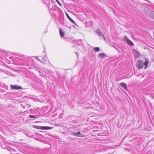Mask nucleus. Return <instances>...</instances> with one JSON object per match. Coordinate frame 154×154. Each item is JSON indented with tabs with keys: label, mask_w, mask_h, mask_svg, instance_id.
I'll return each mask as SVG.
<instances>
[{
	"label": "nucleus",
	"mask_w": 154,
	"mask_h": 154,
	"mask_svg": "<svg viewBox=\"0 0 154 154\" xmlns=\"http://www.w3.org/2000/svg\"><path fill=\"white\" fill-rule=\"evenodd\" d=\"M11 88L12 89L19 90L22 88L21 87L16 85H11Z\"/></svg>",
	"instance_id": "nucleus-1"
},
{
	"label": "nucleus",
	"mask_w": 154,
	"mask_h": 154,
	"mask_svg": "<svg viewBox=\"0 0 154 154\" xmlns=\"http://www.w3.org/2000/svg\"><path fill=\"white\" fill-rule=\"evenodd\" d=\"M37 127H40L39 128H38V129L42 130H49L52 129L53 128L50 127L48 126H37Z\"/></svg>",
	"instance_id": "nucleus-2"
},
{
	"label": "nucleus",
	"mask_w": 154,
	"mask_h": 154,
	"mask_svg": "<svg viewBox=\"0 0 154 154\" xmlns=\"http://www.w3.org/2000/svg\"><path fill=\"white\" fill-rule=\"evenodd\" d=\"M138 68L139 69H142L143 67V64L141 60H139L138 61Z\"/></svg>",
	"instance_id": "nucleus-3"
},
{
	"label": "nucleus",
	"mask_w": 154,
	"mask_h": 154,
	"mask_svg": "<svg viewBox=\"0 0 154 154\" xmlns=\"http://www.w3.org/2000/svg\"><path fill=\"white\" fill-rule=\"evenodd\" d=\"M119 85L120 86L122 87L125 90H127V87L125 83L123 82H121L120 83Z\"/></svg>",
	"instance_id": "nucleus-4"
},
{
	"label": "nucleus",
	"mask_w": 154,
	"mask_h": 154,
	"mask_svg": "<svg viewBox=\"0 0 154 154\" xmlns=\"http://www.w3.org/2000/svg\"><path fill=\"white\" fill-rule=\"evenodd\" d=\"M66 15L69 19L73 23H75V21L69 16V15L66 13Z\"/></svg>",
	"instance_id": "nucleus-5"
},
{
	"label": "nucleus",
	"mask_w": 154,
	"mask_h": 154,
	"mask_svg": "<svg viewBox=\"0 0 154 154\" xmlns=\"http://www.w3.org/2000/svg\"><path fill=\"white\" fill-rule=\"evenodd\" d=\"M149 61L147 59H146L145 62H144L143 64L145 66V68H146L147 67L148 64L149 63Z\"/></svg>",
	"instance_id": "nucleus-6"
},
{
	"label": "nucleus",
	"mask_w": 154,
	"mask_h": 154,
	"mask_svg": "<svg viewBox=\"0 0 154 154\" xmlns=\"http://www.w3.org/2000/svg\"><path fill=\"white\" fill-rule=\"evenodd\" d=\"M59 32L60 36L62 38L64 37V33L63 32L62 30L60 29L59 30Z\"/></svg>",
	"instance_id": "nucleus-7"
},
{
	"label": "nucleus",
	"mask_w": 154,
	"mask_h": 154,
	"mask_svg": "<svg viewBox=\"0 0 154 154\" xmlns=\"http://www.w3.org/2000/svg\"><path fill=\"white\" fill-rule=\"evenodd\" d=\"M98 56L99 57L101 58H103L106 57V54L103 53L100 54H99Z\"/></svg>",
	"instance_id": "nucleus-8"
},
{
	"label": "nucleus",
	"mask_w": 154,
	"mask_h": 154,
	"mask_svg": "<svg viewBox=\"0 0 154 154\" xmlns=\"http://www.w3.org/2000/svg\"><path fill=\"white\" fill-rule=\"evenodd\" d=\"M127 42L128 44L131 46H133L134 45V43L131 40H127Z\"/></svg>",
	"instance_id": "nucleus-9"
},
{
	"label": "nucleus",
	"mask_w": 154,
	"mask_h": 154,
	"mask_svg": "<svg viewBox=\"0 0 154 154\" xmlns=\"http://www.w3.org/2000/svg\"><path fill=\"white\" fill-rule=\"evenodd\" d=\"M94 50L95 51L98 52L99 51L100 49L98 47H95L94 48Z\"/></svg>",
	"instance_id": "nucleus-10"
},
{
	"label": "nucleus",
	"mask_w": 154,
	"mask_h": 154,
	"mask_svg": "<svg viewBox=\"0 0 154 154\" xmlns=\"http://www.w3.org/2000/svg\"><path fill=\"white\" fill-rule=\"evenodd\" d=\"M81 133L80 132H77L76 134H75L77 136L79 137V135H80Z\"/></svg>",
	"instance_id": "nucleus-11"
},
{
	"label": "nucleus",
	"mask_w": 154,
	"mask_h": 154,
	"mask_svg": "<svg viewBox=\"0 0 154 154\" xmlns=\"http://www.w3.org/2000/svg\"><path fill=\"white\" fill-rule=\"evenodd\" d=\"M29 117L31 118H36V117L35 116H34L31 115H29Z\"/></svg>",
	"instance_id": "nucleus-12"
},
{
	"label": "nucleus",
	"mask_w": 154,
	"mask_h": 154,
	"mask_svg": "<svg viewBox=\"0 0 154 154\" xmlns=\"http://www.w3.org/2000/svg\"><path fill=\"white\" fill-rule=\"evenodd\" d=\"M124 39L125 40L127 41V40H129V39H128V38L126 36H125Z\"/></svg>",
	"instance_id": "nucleus-13"
},
{
	"label": "nucleus",
	"mask_w": 154,
	"mask_h": 154,
	"mask_svg": "<svg viewBox=\"0 0 154 154\" xmlns=\"http://www.w3.org/2000/svg\"><path fill=\"white\" fill-rule=\"evenodd\" d=\"M37 126H35V128H37V129H38V128H40V127H37Z\"/></svg>",
	"instance_id": "nucleus-14"
},
{
	"label": "nucleus",
	"mask_w": 154,
	"mask_h": 154,
	"mask_svg": "<svg viewBox=\"0 0 154 154\" xmlns=\"http://www.w3.org/2000/svg\"><path fill=\"white\" fill-rule=\"evenodd\" d=\"M57 3H58L59 5H61V4L59 2H57Z\"/></svg>",
	"instance_id": "nucleus-15"
},
{
	"label": "nucleus",
	"mask_w": 154,
	"mask_h": 154,
	"mask_svg": "<svg viewBox=\"0 0 154 154\" xmlns=\"http://www.w3.org/2000/svg\"><path fill=\"white\" fill-rule=\"evenodd\" d=\"M35 58H36V59H38V57H37V56H36V57H35Z\"/></svg>",
	"instance_id": "nucleus-16"
},
{
	"label": "nucleus",
	"mask_w": 154,
	"mask_h": 154,
	"mask_svg": "<svg viewBox=\"0 0 154 154\" xmlns=\"http://www.w3.org/2000/svg\"><path fill=\"white\" fill-rule=\"evenodd\" d=\"M56 0V1L57 2H59V1H58L57 0Z\"/></svg>",
	"instance_id": "nucleus-17"
},
{
	"label": "nucleus",
	"mask_w": 154,
	"mask_h": 154,
	"mask_svg": "<svg viewBox=\"0 0 154 154\" xmlns=\"http://www.w3.org/2000/svg\"><path fill=\"white\" fill-rule=\"evenodd\" d=\"M29 69H31V67H29Z\"/></svg>",
	"instance_id": "nucleus-18"
}]
</instances>
